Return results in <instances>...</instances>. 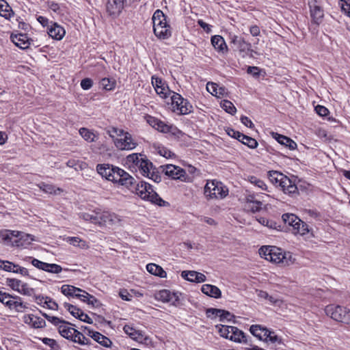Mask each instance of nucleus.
I'll use <instances>...</instances> for the list:
<instances>
[{
  "mask_svg": "<svg viewBox=\"0 0 350 350\" xmlns=\"http://www.w3.org/2000/svg\"><path fill=\"white\" fill-rule=\"evenodd\" d=\"M259 254L267 260L281 264L283 266H289L293 265L295 258L289 252H282V249L271 245L262 246L259 250Z\"/></svg>",
  "mask_w": 350,
  "mask_h": 350,
  "instance_id": "nucleus-1",
  "label": "nucleus"
},
{
  "mask_svg": "<svg viewBox=\"0 0 350 350\" xmlns=\"http://www.w3.org/2000/svg\"><path fill=\"white\" fill-rule=\"evenodd\" d=\"M132 192L135 193L142 200L149 201L152 204L159 205L160 206H164L166 204H168L167 202L164 201L157 194V193L154 191L152 186L145 181H139L136 183Z\"/></svg>",
  "mask_w": 350,
  "mask_h": 350,
  "instance_id": "nucleus-2",
  "label": "nucleus"
},
{
  "mask_svg": "<svg viewBox=\"0 0 350 350\" xmlns=\"http://www.w3.org/2000/svg\"><path fill=\"white\" fill-rule=\"evenodd\" d=\"M153 31L159 39H167L171 36L170 27L167 24L165 16L160 10H157L152 16Z\"/></svg>",
  "mask_w": 350,
  "mask_h": 350,
  "instance_id": "nucleus-3",
  "label": "nucleus"
},
{
  "mask_svg": "<svg viewBox=\"0 0 350 350\" xmlns=\"http://www.w3.org/2000/svg\"><path fill=\"white\" fill-rule=\"evenodd\" d=\"M70 325L71 323L65 321L59 325L58 331L62 336L80 345L90 344L89 338Z\"/></svg>",
  "mask_w": 350,
  "mask_h": 350,
  "instance_id": "nucleus-4",
  "label": "nucleus"
},
{
  "mask_svg": "<svg viewBox=\"0 0 350 350\" xmlns=\"http://www.w3.org/2000/svg\"><path fill=\"white\" fill-rule=\"evenodd\" d=\"M269 179L272 183H278L284 193L293 196L298 193L297 185L286 176L276 171L269 172Z\"/></svg>",
  "mask_w": 350,
  "mask_h": 350,
  "instance_id": "nucleus-5",
  "label": "nucleus"
},
{
  "mask_svg": "<svg viewBox=\"0 0 350 350\" xmlns=\"http://www.w3.org/2000/svg\"><path fill=\"white\" fill-rule=\"evenodd\" d=\"M204 196L208 200L223 199L228 194V188L221 182L208 180L204 191Z\"/></svg>",
  "mask_w": 350,
  "mask_h": 350,
  "instance_id": "nucleus-6",
  "label": "nucleus"
},
{
  "mask_svg": "<svg viewBox=\"0 0 350 350\" xmlns=\"http://www.w3.org/2000/svg\"><path fill=\"white\" fill-rule=\"evenodd\" d=\"M325 313L335 321L350 324V310L340 306L329 305L325 309Z\"/></svg>",
  "mask_w": 350,
  "mask_h": 350,
  "instance_id": "nucleus-7",
  "label": "nucleus"
},
{
  "mask_svg": "<svg viewBox=\"0 0 350 350\" xmlns=\"http://www.w3.org/2000/svg\"><path fill=\"white\" fill-rule=\"evenodd\" d=\"M170 100L173 110L180 114H188L192 111V105L189 102L178 93L172 92L170 94Z\"/></svg>",
  "mask_w": 350,
  "mask_h": 350,
  "instance_id": "nucleus-8",
  "label": "nucleus"
},
{
  "mask_svg": "<svg viewBox=\"0 0 350 350\" xmlns=\"http://www.w3.org/2000/svg\"><path fill=\"white\" fill-rule=\"evenodd\" d=\"M161 171L167 176L174 180H180L184 182H190L191 179L186 172L181 167L169 164L160 166Z\"/></svg>",
  "mask_w": 350,
  "mask_h": 350,
  "instance_id": "nucleus-9",
  "label": "nucleus"
},
{
  "mask_svg": "<svg viewBox=\"0 0 350 350\" xmlns=\"http://www.w3.org/2000/svg\"><path fill=\"white\" fill-rule=\"evenodd\" d=\"M137 169L144 176H146L156 183H159L161 180V176L157 169L154 167L152 162L147 159V157L140 161V165Z\"/></svg>",
  "mask_w": 350,
  "mask_h": 350,
  "instance_id": "nucleus-10",
  "label": "nucleus"
},
{
  "mask_svg": "<svg viewBox=\"0 0 350 350\" xmlns=\"http://www.w3.org/2000/svg\"><path fill=\"white\" fill-rule=\"evenodd\" d=\"M115 177L116 180H114L113 183L124 186L131 191H133L136 180L129 173L122 169H120L117 170L116 176Z\"/></svg>",
  "mask_w": 350,
  "mask_h": 350,
  "instance_id": "nucleus-11",
  "label": "nucleus"
},
{
  "mask_svg": "<svg viewBox=\"0 0 350 350\" xmlns=\"http://www.w3.org/2000/svg\"><path fill=\"white\" fill-rule=\"evenodd\" d=\"M113 142L116 147L120 150H131L137 145L129 133H126L122 138L114 139Z\"/></svg>",
  "mask_w": 350,
  "mask_h": 350,
  "instance_id": "nucleus-12",
  "label": "nucleus"
},
{
  "mask_svg": "<svg viewBox=\"0 0 350 350\" xmlns=\"http://www.w3.org/2000/svg\"><path fill=\"white\" fill-rule=\"evenodd\" d=\"M120 168L109 164H98L96 170L98 173L107 180L113 182L116 180L117 170Z\"/></svg>",
  "mask_w": 350,
  "mask_h": 350,
  "instance_id": "nucleus-13",
  "label": "nucleus"
},
{
  "mask_svg": "<svg viewBox=\"0 0 350 350\" xmlns=\"http://www.w3.org/2000/svg\"><path fill=\"white\" fill-rule=\"evenodd\" d=\"M152 83L157 94L163 98L167 99L172 92L161 78L152 76Z\"/></svg>",
  "mask_w": 350,
  "mask_h": 350,
  "instance_id": "nucleus-14",
  "label": "nucleus"
},
{
  "mask_svg": "<svg viewBox=\"0 0 350 350\" xmlns=\"http://www.w3.org/2000/svg\"><path fill=\"white\" fill-rule=\"evenodd\" d=\"M125 0H107L106 10L112 17L118 16L124 9Z\"/></svg>",
  "mask_w": 350,
  "mask_h": 350,
  "instance_id": "nucleus-15",
  "label": "nucleus"
},
{
  "mask_svg": "<svg viewBox=\"0 0 350 350\" xmlns=\"http://www.w3.org/2000/svg\"><path fill=\"white\" fill-rule=\"evenodd\" d=\"M156 298L163 302H172L173 305L179 303V295L178 293H171L168 290L163 289L160 291L157 295Z\"/></svg>",
  "mask_w": 350,
  "mask_h": 350,
  "instance_id": "nucleus-16",
  "label": "nucleus"
},
{
  "mask_svg": "<svg viewBox=\"0 0 350 350\" xmlns=\"http://www.w3.org/2000/svg\"><path fill=\"white\" fill-rule=\"evenodd\" d=\"M230 43L232 44V47L234 49L240 52H245L250 49L251 44L247 42L243 38L236 35H230Z\"/></svg>",
  "mask_w": 350,
  "mask_h": 350,
  "instance_id": "nucleus-17",
  "label": "nucleus"
},
{
  "mask_svg": "<svg viewBox=\"0 0 350 350\" xmlns=\"http://www.w3.org/2000/svg\"><path fill=\"white\" fill-rule=\"evenodd\" d=\"M18 235H20V231L1 230H0V242L7 245L13 246V239H15Z\"/></svg>",
  "mask_w": 350,
  "mask_h": 350,
  "instance_id": "nucleus-18",
  "label": "nucleus"
},
{
  "mask_svg": "<svg viewBox=\"0 0 350 350\" xmlns=\"http://www.w3.org/2000/svg\"><path fill=\"white\" fill-rule=\"evenodd\" d=\"M310 16L312 18V23L317 25H319L323 22L324 17V11L323 8L315 3L310 5Z\"/></svg>",
  "mask_w": 350,
  "mask_h": 350,
  "instance_id": "nucleus-19",
  "label": "nucleus"
},
{
  "mask_svg": "<svg viewBox=\"0 0 350 350\" xmlns=\"http://www.w3.org/2000/svg\"><path fill=\"white\" fill-rule=\"evenodd\" d=\"M23 322L26 324L31 325L33 328H42L45 327V321L33 314H27L23 318Z\"/></svg>",
  "mask_w": 350,
  "mask_h": 350,
  "instance_id": "nucleus-20",
  "label": "nucleus"
},
{
  "mask_svg": "<svg viewBox=\"0 0 350 350\" xmlns=\"http://www.w3.org/2000/svg\"><path fill=\"white\" fill-rule=\"evenodd\" d=\"M12 42L22 49H26L29 46V40L25 33H18L11 36Z\"/></svg>",
  "mask_w": 350,
  "mask_h": 350,
  "instance_id": "nucleus-21",
  "label": "nucleus"
},
{
  "mask_svg": "<svg viewBox=\"0 0 350 350\" xmlns=\"http://www.w3.org/2000/svg\"><path fill=\"white\" fill-rule=\"evenodd\" d=\"M229 340L238 343H248L245 333L243 331L238 329L237 327L234 326H232V328H230V335L229 337Z\"/></svg>",
  "mask_w": 350,
  "mask_h": 350,
  "instance_id": "nucleus-22",
  "label": "nucleus"
},
{
  "mask_svg": "<svg viewBox=\"0 0 350 350\" xmlns=\"http://www.w3.org/2000/svg\"><path fill=\"white\" fill-rule=\"evenodd\" d=\"M34 240L32 235L20 232V235L14 239L13 246L27 247Z\"/></svg>",
  "mask_w": 350,
  "mask_h": 350,
  "instance_id": "nucleus-23",
  "label": "nucleus"
},
{
  "mask_svg": "<svg viewBox=\"0 0 350 350\" xmlns=\"http://www.w3.org/2000/svg\"><path fill=\"white\" fill-rule=\"evenodd\" d=\"M65 33L64 29L57 23H53L48 29L49 36L57 40H62Z\"/></svg>",
  "mask_w": 350,
  "mask_h": 350,
  "instance_id": "nucleus-24",
  "label": "nucleus"
},
{
  "mask_svg": "<svg viewBox=\"0 0 350 350\" xmlns=\"http://www.w3.org/2000/svg\"><path fill=\"white\" fill-rule=\"evenodd\" d=\"M124 332L128 334L131 338L136 341H142L146 340L147 337L144 336L142 332L136 330L133 327L126 325L123 327Z\"/></svg>",
  "mask_w": 350,
  "mask_h": 350,
  "instance_id": "nucleus-25",
  "label": "nucleus"
},
{
  "mask_svg": "<svg viewBox=\"0 0 350 350\" xmlns=\"http://www.w3.org/2000/svg\"><path fill=\"white\" fill-rule=\"evenodd\" d=\"M201 290L203 293L211 297L220 298L221 296L220 289L216 286L208 284H204L202 285Z\"/></svg>",
  "mask_w": 350,
  "mask_h": 350,
  "instance_id": "nucleus-26",
  "label": "nucleus"
},
{
  "mask_svg": "<svg viewBox=\"0 0 350 350\" xmlns=\"http://www.w3.org/2000/svg\"><path fill=\"white\" fill-rule=\"evenodd\" d=\"M89 335L95 341H96L103 347H110L112 344V342L109 338L106 337L105 336L101 334L98 332L89 331Z\"/></svg>",
  "mask_w": 350,
  "mask_h": 350,
  "instance_id": "nucleus-27",
  "label": "nucleus"
},
{
  "mask_svg": "<svg viewBox=\"0 0 350 350\" xmlns=\"http://www.w3.org/2000/svg\"><path fill=\"white\" fill-rule=\"evenodd\" d=\"M211 43L219 52L224 53L227 51V46L224 38L220 36H214L211 38Z\"/></svg>",
  "mask_w": 350,
  "mask_h": 350,
  "instance_id": "nucleus-28",
  "label": "nucleus"
},
{
  "mask_svg": "<svg viewBox=\"0 0 350 350\" xmlns=\"http://www.w3.org/2000/svg\"><path fill=\"white\" fill-rule=\"evenodd\" d=\"M250 333L261 340H264L267 328L260 325H252L250 328Z\"/></svg>",
  "mask_w": 350,
  "mask_h": 350,
  "instance_id": "nucleus-29",
  "label": "nucleus"
},
{
  "mask_svg": "<svg viewBox=\"0 0 350 350\" xmlns=\"http://www.w3.org/2000/svg\"><path fill=\"white\" fill-rule=\"evenodd\" d=\"M147 271L154 275L159 276L160 278H165L167 277L166 272L163 269L161 266L154 263H149L146 265Z\"/></svg>",
  "mask_w": 350,
  "mask_h": 350,
  "instance_id": "nucleus-30",
  "label": "nucleus"
},
{
  "mask_svg": "<svg viewBox=\"0 0 350 350\" xmlns=\"http://www.w3.org/2000/svg\"><path fill=\"white\" fill-rule=\"evenodd\" d=\"M38 187L40 188V190L42 191L49 193V194H54L57 195L58 193H60L63 191L62 189L59 187H56L55 185L51 184H46L45 183H40L38 185Z\"/></svg>",
  "mask_w": 350,
  "mask_h": 350,
  "instance_id": "nucleus-31",
  "label": "nucleus"
},
{
  "mask_svg": "<svg viewBox=\"0 0 350 350\" xmlns=\"http://www.w3.org/2000/svg\"><path fill=\"white\" fill-rule=\"evenodd\" d=\"M146 157L145 154L141 153H133L126 157V162L129 167L135 168V165L137 164V163H140L142 159H145Z\"/></svg>",
  "mask_w": 350,
  "mask_h": 350,
  "instance_id": "nucleus-32",
  "label": "nucleus"
},
{
  "mask_svg": "<svg viewBox=\"0 0 350 350\" xmlns=\"http://www.w3.org/2000/svg\"><path fill=\"white\" fill-rule=\"evenodd\" d=\"M275 139L282 145H284L290 150H295L297 148V144L288 137L275 133Z\"/></svg>",
  "mask_w": 350,
  "mask_h": 350,
  "instance_id": "nucleus-33",
  "label": "nucleus"
},
{
  "mask_svg": "<svg viewBox=\"0 0 350 350\" xmlns=\"http://www.w3.org/2000/svg\"><path fill=\"white\" fill-rule=\"evenodd\" d=\"M65 240L70 245L81 249L85 250L89 247L88 243L78 237H68Z\"/></svg>",
  "mask_w": 350,
  "mask_h": 350,
  "instance_id": "nucleus-34",
  "label": "nucleus"
},
{
  "mask_svg": "<svg viewBox=\"0 0 350 350\" xmlns=\"http://www.w3.org/2000/svg\"><path fill=\"white\" fill-rule=\"evenodd\" d=\"M61 292L66 296L76 297V295L82 292V289L72 285L64 284L61 287Z\"/></svg>",
  "mask_w": 350,
  "mask_h": 350,
  "instance_id": "nucleus-35",
  "label": "nucleus"
},
{
  "mask_svg": "<svg viewBox=\"0 0 350 350\" xmlns=\"http://www.w3.org/2000/svg\"><path fill=\"white\" fill-rule=\"evenodd\" d=\"M80 135L88 142H95L98 136L93 131H90L87 128H81L79 131Z\"/></svg>",
  "mask_w": 350,
  "mask_h": 350,
  "instance_id": "nucleus-36",
  "label": "nucleus"
},
{
  "mask_svg": "<svg viewBox=\"0 0 350 350\" xmlns=\"http://www.w3.org/2000/svg\"><path fill=\"white\" fill-rule=\"evenodd\" d=\"M282 218L286 224L292 226L293 228L301 221L299 217L292 213H284L282 215Z\"/></svg>",
  "mask_w": 350,
  "mask_h": 350,
  "instance_id": "nucleus-37",
  "label": "nucleus"
},
{
  "mask_svg": "<svg viewBox=\"0 0 350 350\" xmlns=\"http://www.w3.org/2000/svg\"><path fill=\"white\" fill-rule=\"evenodd\" d=\"M292 232L295 234L305 235L309 232L308 225L304 221H299L293 229Z\"/></svg>",
  "mask_w": 350,
  "mask_h": 350,
  "instance_id": "nucleus-38",
  "label": "nucleus"
},
{
  "mask_svg": "<svg viewBox=\"0 0 350 350\" xmlns=\"http://www.w3.org/2000/svg\"><path fill=\"white\" fill-rule=\"evenodd\" d=\"M14 297L12 296L11 295L0 291V302L5 305L7 307H8L10 309H12L13 302L14 299Z\"/></svg>",
  "mask_w": 350,
  "mask_h": 350,
  "instance_id": "nucleus-39",
  "label": "nucleus"
},
{
  "mask_svg": "<svg viewBox=\"0 0 350 350\" xmlns=\"http://www.w3.org/2000/svg\"><path fill=\"white\" fill-rule=\"evenodd\" d=\"M239 142L247 146L250 148H255L258 146V142L255 139L244 134H242Z\"/></svg>",
  "mask_w": 350,
  "mask_h": 350,
  "instance_id": "nucleus-40",
  "label": "nucleus"
},
{
  "mask_svg": "<svg viewBox=\"0 0 350 350\" xmlns=\"http://www.w3.org/2000/svg\"><path fill=\"white\" fill-rule=\"evenodd\" d=\"M14 299L12 309H14L18 312H23L28 308L25 304L21 301L19 297L15 296Z\"/></svg>",
  "mask_w": 350,
  "mask_h": 350,
  "instance_id": "nucleus-41",
  "label": "nucleus"
},
{
  "mask_svg": "<svg viewBox=\"0 0 350 350\" xmlns=\"http://www.w3.org/2000/svg\"><path fill=\"white\" fill-rule=\"evenodd\" d=\"M4 12L2 14L6 18H10L13 15V12L11 10L10 7L4 0H0V13Z\"/></svg>",
  "mask_w": 350,
  "mask_h": 350,
  "instance_id": "nucleus-42",
  "label": "nucleus"
},
{
  "mask_svg": "<svg viewBox=\"0 0 350 350\" xmlns=\"http://www.w3.org/2000/svg\"><path fill=\"white\" fill-rule=\"evenodd\" d=\"M97 224L103 225L107 221H112L111 215L107 212L96 213Z\"/></svg>",
  "mask_w": 350,
  "mask_h": 350,
  "instance_id": "nucleus-43",
  "label": "nucleus"
},
{
  "mask_svg": "<svg viewBox=\"0 0 350 350\" xmlns=\"http://www.w3.org/2000/svg\"><path fill=\"white\" fill-rule=\"evenodd\" d=\"M264 340L266 342H271L272 343H281V339L275 334V332L270 331L268 329Z\"/></svg>",
  "mask_w": 350,
  "mask_h": 350,
  "instance_id": "nucleus-44",
  "label": "nucleus"
},
{
  "mask_svg": "<svg viewBox=\"0 0 350 350\" xmlns=\"http://www.w3.org/2000/svg\"><path fill=\"white\" fill-rule=\"evenodd\" d=\"M221 107L228 113L234 114L237 109L232 102L228 100H224L221 103Z\"/></svg>",
  "mask_w": 350,
  "mask_h": 350,
  "instance_id": "nucleus-45",
  "label": "nucleus"
},
{
  "mask_svg": "<svg viewBox=\"0 0 350 350\" xmlns=\"http://www.w3.org/2000/svg\"><path fill=\"white\" fill-rule=\"evenodd\" d=\"M154 148L157 152L163 157L171 158L174 155L170 150L161 145L154 146Z\"/></svg>",
  "mask_w": 350,
  "mask_h": 350,
  "instance_id": "nucleus-46",
  "label": "nucleus"
},
{
  "mask_svg": "<svg viewBox=\"0 0 350 350\" xmlns=\"http://www.w3.org/2000/svg\"><path fill=\"white\" fill-rule=\"evenodd\" d=\"M100 85L106 90H112L115 88L116 81L109 78H103L100 81Z\"/></svg>",
  "mask_w": 350,
  "mask_h": 350,
  "instance_id": "nucleus-47",
  "label": "nucleus"
},
{
  "mask_svg": "<svg viewBox=\"0 0 350 350\" xmlns=\"http://www.w3.org/2000/svg\"><path fill=\"white\" fill-rule=\"evenodd\" d=\"M64 308L75 317L79 318L81 312V310L68 303H64Z\"/></svg>",
  "mask_w": 350,
  "mask_h": 350,
  "instance_id": "nucleus-48",
  "label": "nucleus"
},
{
  "mask_svg": "<svg viewBox=\"0 0 350 350\" xmlns=\"http://www.w3.org/2000/svg\"><path fill=\"white\" fill-rule=\"evenodd\" d=\"M22 282L19 280L14 278H8L7 279V284L11 287L14 291L19 292L21 286L22 285Z\"/></svg>",
  "mask_w": 350,
  "mask_h": 350,
  "instance_id": "nucleus-49",
  "label": "nucleus"
},
{
  "mask_svg": "<svg viewBox=\"0 0 350 350\" xmlns=\"http://www.w3.org/2000/svg\"><path fill=\"white\" fill-rule=\"evenodd\" d=\"M45 271L52 273H59L62 271V267L57 264L53 263H46V268L44 269Z\"/></svg>",
  "mask_w": 350,
  "mask_h": 350,
  "instance_id": "nucleus-50",
  "label": "nucleus"
},
{
  "mask_svg": "<svg viewBox=\"0 0 350 350\" xmlns=\"http://www.w3.org/2000/svg\"><path fill=\"white\" fill-rule=\"evenodd\" d=\"M18 293L24 295L32 296L34 295V289L31 288L27 283L23 282Z\"/></svg>",
  "mask_w": 350,
  "mask_h": 350,
  "instance_id": "nucleus-51",
  "label": "nucleus"
},
{
  "mask_svg": "<svg viewBox=\"0 0 350 350\" xmlns=\"http://www.w3.org/2000/svg\"><path fill=\"white\" fill-rule=\"evenodd\" d=\"M249 181L256 185V187L262 189V190H267V185L263 180L258 178L256 176H252L249 177Z\"/></svg>",
  "mask_w": 350,
  "mask_h": 350,
  "instance_id": "nucleus-52",
  "label": "nucleus"
},
{
  "mask_svg": "<svg viewBox=\"0 0 350 350\" xmlns=\"http://www.w3.org/2000/svg\"><path fill=\"white\" fill-rule=\"evenodd\" d=\"M80 218L83 219L85 221H91L93 224H97L98 219L96 217V213L94 214H90L88 213H82L80 214Z\"/></svg>",
  "mask_w": 350,
  "mask_h": 350,
  "instance_id": "nucleus-53",
  "label": "nucleus"
},
{
  "mask_svg": "<svg viewBox=\"0 0 350 350\" xmlns=\"http://www.w3.org/2000/svg\"><path fill=\"white\" fill-rule=\"evenodd\" d=\"M260 224L263 226H267L269 228L275 229L277 228V224L274 221L269 220L265 217H260L258 219Z\"/></svg>",
  "mask_w": 350,
  "mask_h": 350,
  "instance_id": "nucleus-54",
  "label": "nucleus"
},
{
  "mask_svg": "<svg viewBox=\"0 0 350 350\" xmlns=\"http://www.w3.org/2000/svg\"><path fill=\"white\" fill-rule=\"evenodd\" d=\"M232 326H228V325H221L220 327H219V333L221 336L229 339L230 335V328H232Z\"/></svg>",
  "mask_w": 350,
  "mask_h": 350,
  "instance_id": "nucleus-55",
  "label": "nucleus"
},
{
  "mask_svg": "<svg viewBox=\"0 0 350 350\" xmlns=\"http://www.w3.org/2000/svg\"><path fill=\"white\" fill-rule=\"evenodd\" d=\"M16 267V265L10 261L0 260V268L4 271L11 272V270Z\"/></svg>",
  "mask_w": 350,
  "mask_h": 350,
  "instance_id": "nucleus-56",
  "label": "nucleus"
},
{
  "mask_svg": "<svg viewBox=\"0 0 350 350\" xmlns=\"http://www.w3.org/2000/svg\"><path fill=\"white\" fill-rule=\"evenodd\" d=\"M155 129L158 130L160 132L167 133L170 132L171 126L165 124L163 122L159 120V122L157 124V126H156Z\"/></svg>",
  "mask_w": 350,
  "mask_h": 350,
  "instance_id": "nucleus-57",
  "label": "nucleus"
},
{
  "mask_svg": "<svg viewBox=\"0 0 350 350\" xmlns=\"http://www.w3.org/2000/svg\"><path fill=\"white\" fill-rule=\"evenodd\" d=\"M217 88L218 85L215 83H211L208 82L206 84V90L208 92H210L211 94L217 96L218 92H217Z\"/></svg>",
  "mask_w": 350,
  "mask_h": 350,
  "instance_id": "nucleus-58",
  "label": "nucleus"
},
{
  "mask_svg": "<svg viewBox=\"0 0 350 350\" xmlns=\"http://www.w3.org/2000/svg\"><path fill=\"white\" fill-rule=\"evenodd\" d=\"M223 312V310L217 309V308H208L206 310V314L208 317H220L221 313Z\"/></svg>",
  "mask_w": 350,
  "mask_h": 350,
  "instance_id": "nucleus-59",
  "label": "nucleus"
},
{
  "mask_svg": "<svg viewBox=\"0 0 350 350\" xmlns=\"http://www.w3.org/2000/svg\"><path fill=\"white\" fill-rule=\"evenodd\" d=\"M340 5L342 11L350 18V3L345 0H340Z\"/></svg>",
  "mask_w": 350,
  "mask_h": 350,
  "instance_id": "nucleus-60",
  "label": "nucleus"
},
{
  "mask_svg": "<svg viewBox=\"0 0 350 350\" xmlns=\"http://www.w3.org/2000/svg\"><path fill=\"white\" fill-rule=\"evenodd\" d=\"M181 276L190 282H193V280H191L190 278H196V271H183L181 273Z\"/></svg>",
  "mask_w": 350,
  "mask_h": 350,
  "instance_id": "nucleus-61",
  "label": "nucleus"
},
{
  "mask_svg": "<svg viewBox=\"0 0 350 350\" xmlns=\"http://www.w3.org/2000/svg\"><path fill=\"white\" fill-rule=\"evenodd\" d=\"M93 85V81L90 78H85L81 81V87L82 89L87 90L90 89Z\"/></svg>",
  "mask_w": 350,
  "mask_h": 350,
  "instance_id": "nucleus-62",
  "label": "nucleus"
},
{
  "mask_svg": "<svg viewBox=\"0 0 350 350\" xmlns=\"http://www.w3.org/2000/svg\"><path fill=\"white\" fill-rule=\"evenodd\" d=\"M31 263L36 268L44 271L47 262L40 261L36 258H31Z\"/></svg>",
  "mask_w": 350,
  "mask_h": 350,
  "instance_id": "nucleus-63",
  "label": "nucleus"
},
{
  "mask_svg": "<svg viewBox=\"0 0 350 350\" xmlns=\"http://www.w3.org/2000/svg\"><path fill=\"white\" fill-rule=\"evenodd\" d=\"M233 318H234V315L232 314L228 311L223 310V312L219 317V320L220 321H224L225 320L230 321Z\"/></svg>",
  "mask_w": 350,
  "mask_h": 350,
  "instance_id": "nucleus-64",
  "label": "nucleus"
}]
</instances>
